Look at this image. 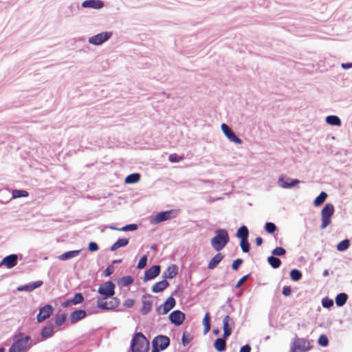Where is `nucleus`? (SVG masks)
<instances>
[{"mask_svg":"<svg viewBox=\"0 0 352 352\" xmlns=\"http://www.w3.org/2000/svg\"><path fill=\"white\" fill-rule=\"evenodd\" d=\"M14 342L10 347L8 352H27L32 346V338L30 336L23 337V333L14 336Z\"/></svg>","mask_w":352,"mask_h":352,"instance_id":"f257e3e1","label":"nucleus"},{"mask_svg":"<svg viewBox=\"0 0 352 352\" xmlns=\"http://www.w3.org/2000/svg\"><path fill=\"white\" fill-rule=\"evenodd\" d=\"M149 341L142 332H135L130 344L131 352H148Z\"/></svg>","mask_w":352,"mask_h":352,"instance_id":"f03ea898","label":"nucleus"},{"mask_svg":"<svg viewBox=\"0 0 352 352\" xmlns=\"http://www.w3.org/2000/svg\"><path fill=\"white\" fill-rule=\"evenodd\" d=\"M215 235L210 239V243L214 250L219 252L229 242L228 232L226 229L218 228L214 231Z\"/></svg>","mask_w":352,"mask_h":352,"instance_id":"7ed1b4c3","label":"nucleus"},{"mask_svg":"<svg viewBox=\"0 0 352 352\" xmlns=\"http://www.w3.org/2000/svg\"><path fill=\"white\" fill-rule=\"evenodd\" d=\"M179 212V209H170L159 212L151 219L150 223L151 225H157L163 221L175 218L178 215Z\"/></svg>","mask_w":352,"mask_h":352,"instance_id":"20e7f679","label":"nucleus"},{"mask_svg":"<svg viewBox=\"0 0 352 352\" xmlns=\"http://www.w3.org/2000/svg\"><path fill=\"white\" fill-rule=\"evenodd\" d=\"M335 212V207L333 204H326L321 210V225L322 230L325 229L331 223V217Z\"/></svg>","mask_w":352,"mask_h":352,"instance_id":"39448f33","label":"nucleus"},{"mask_svg":"<svg viewBox=\"0 0 352 352\" xmlns=\"http://www.w3.org/2000/svg\"><path fill=\"white\" fill-rule=\"evenodd\" d=\"M116 285L111 280H107L100 285L98 289V293L101 295L98 299L107 300L113 297L115 294Z\"/></svg>","mask_w":352,"mask_h":352,"instance_id":"423d86ee","label":"nucleus"},{"mask_svg":"<svg viewBox=\"0 0 352 352\" xmlns=\"http://www.w3.org/2000/svg\"><path fill=\"white\" fill-rule=\"evenodd\" d=\"M109 302L103 299H98L97 307L103 311H117L116 308L120 305V300L117 297H111ZM122 309H118V311H123Z\"/></svg>","mask_w":352,"mask_h":352,"instance_id":"0eeeda50","label":"nucleus"},{"mask_svg":"<svg viewBox=\"0 0 352 352\" xmlns=\"http://www.w3.org/2000/svg\"><path fill=\"white\" fill-rule=\"evenodd\" d=\"M54 309L53 306L49 303L41 307L38 309V313L36 315V321L41 323L49 318L54 314Z\"/></svg>","mask_w":352,"mask_h":352,"instance_id":"6e6552de","label":"nucleus"},{"mask_svg":"<svg viewBox=\"0 0 352 352\" xmlns=\"http://www.w3.org/2000/svg\"><path fill=\"white\" fill-rule=\"evenodd\" d=\"M112 34L113 33L111 32H102L89 37L88 42L93 45H101L111 38Z\"/></svg>","mask_w":352,"mask_h":352,"instance_id":"1a4fd4ad","label":"nucleus"},{"mask_svg":"<svg viewBox=\"0 0 352 352\" xmlns=\"http://www.w3.org/2000/svg\"><path fill=\"white\" fill-rule=\"evenodd\" d=\"M176 305V300L174 297L170 296L159 307L156 308V312L158 315H165L168 314Z\"/></svg>","mask_w":352,"mask_h":352,"instance_id":"9d476101","label":"nucleus"},{"mask_svg":"<svg viewBox=\"0 0 352 352\" xmlns=\"http://www.w3.org/2000/svg\"><path fill=\"white\" fill-rule=\"evenodd\" d=\"M311 349V346L303 338H297L290 347L289 352H306Z\"/></svg>","mask_w":352,"mask_h":352,"instance_id":"9b49d317","label":"nucleus"},{"mask_svg":"<svg viewBox=\"0 0 352 352\" xmlns=\"http://www.w3.org/2000/svg\"><path fill=\"white\" fill-rule=\"evenodd\" d=\"M54 333V324L52 322L47 323L42 327L40 332L41 337L34 344L45 341L52 338Z\"/></svg>","mask_w":352,"mask_h":352,"instance_id":"f8f14e48","label":"nucleus"},{"mask_svg":"<svg viewBox=\"0 0 352 352\" xmlns=\"http://www.w3.org/2000/svg\"><path fill=\"white\" fill-rule=\"evenodd\" d=\"M300 181L298 179H292L285 175H280L278 179V184L283 188L290 189L298 185Z\"/></svg>","mask_w":352,"mask_h":352,"instance_id":"ddd939ff","label":"nucleus"},{"mask_svg":"<svg viewBox=\"0 0 352 352\" xmlns=\"http://www.w3.org/2000/svg\"><path fill=\"white\" fill-rule=\"evenodd\" d=\"M221 129L225 136L230 141L236 144H242L243 140L238 137L234 131L226 123H222Z\"/></svg>","mask_w":352,"mask_h":352,"instance_id":"4468645a","label":"nucleus"},{"mask_svg":"<svg viewBox=\"0 0 352 352\" xmlns=\"http://www.w3.org/2000/svg\"><path fill=\"white\" fill-rule=\"evenodd\" d=\"M168 320L175 327H179L183 324L186 319V314L179 309L173 311L168 315Z\"/></svg>","mask_w":352,"mask_h":352,"instance_id":"2eb2a0df","label":"nucleus"},{"mask_svg":"<svg viewBox=\"0 0 352 352\" xmlns=\"http://www.w3.org/2000/svg\"><path fill=\"white\" fill-rule=\"evenodd\" d=\"M79 11V4L77 2H73L67 7L60 8L61 16L64 18H70L76 15Z\"/></svg>","mask_w":352,"mask_h":352,"instance_id":"dca6fc26","label":"nucleus"},{"mask_svg":"<svg viewBox=\"0 0 352 352\" xmlns=\"http://www.w3.org/2000/svg\"><path fill=\"white\" fill-rule=\"evenodd\" d=\"M19 256H21V255L11 254L5 256L0 261V267L2 266H5L8 269H12L18 263Z\"/></svg>","mask_w":352,"mask_h":352,"instance_id":"f3484780","label":"nucleus"},{"mask_svg":"<svg viewBox=\"0 0 352 352\" xmlns=\"http://www.w3.org/2000/svg\"><path fill=\"white\" fill-rule=\"evenodd\" d=\"M161 272V266L160 265H153L144 272L143 277L144 282H148L157 277Z\"/></svg>","mask_w":352,"mask_h":352,"instance_id":"a211bd4d","label":"nucleus"},{"mask_svg":"<svg viewBox=\"0 0 352 352\" xmlns=\"http://www.w3.org/2000/svg\"><path fill=\"white\" fill-rule=\"evenodd\" d=\"M43 285V280H36L30 282L25 285H21L17 287L16 290L18 292H31L34 289L41 287Z\"/></svg>","mask_w":352,"mask_h":352,"instance_id":"6ab92c4d","label":"nucleus"},{"mask_svg":"<svg viewBox=\"0 0 352 352\" xmlns=\"http://www.w3.org/2000/svg\"><path fill=\"white\" fill-rule=\"evenodd\" d=\"M87 316V313L85 309H77L70 314L69 321L70 323L74 324L78 321L84 319Z\"/></svg>","mask_w":352,"mask_h":352,"instance_id":"aec40b11","label":"nucleus"},{"mask_svg":"<svg viewBox=\"0 0 352 352\" xmlns=\"http://www.w3.org/2000/svg\"><path fill=\"white\" fill-rule=\"evenodd\" d=\"M179 272L178 266L175 264H171L168 266L166 271L163 272L162 278L166 279H173L175 278Z\"/></svg>","mask_w":352,"mask_h":352,"instance_id":"412c9836","label":"nucleus"},{"mask_svg":"<svg viewBox=\"0 0 352 352\" xmlns=\"http://www.w3.org/2000/svg\"><path fill=\"white\" fill-rule=\"evenodd\" d=\"M81 6L84 8L101 9L104 6V3L102 0H85Z\"/></svg>","mask_w":352,"mask_h":352,"instance_id":"4be33fe9","label":"nucleus"},{"mask_svg":"<svg viewBox=\"0 0 352 352\" xmlns=\"http://www.w3.org/2000/svg\"><path fill=\"white\" fill-rule=\"evenodd\" d=\"M153 340H156L157 344L163 350H166L170 344V340L169 337L165 335H157Z\"/></svg>","mask_w":352,"mask_h":352,"instance_id":"5701e85b","label":"nucleus"},{"mask_svg":"<svg viewBox=\"0 0 352 352\" xmlns=\"http://www.w3.org/2000/svg\"><path fill=\"white\" fill-rule=\"evenodd\" d=\"M170 285L167 280L162 279V280L155 283L151 287V291L153 293H160L165 290Z\"/></svg>","mask_w":352,"mask_h":352,"instance_id":"b1692460","label":"nucleus"},{"mask_svg":"<svg viewBox=\"0 0 352 352\" xmlns=\"http://www.w3.org/2000/svg\"><path fill=\"white\" fill-rule=\"evenodd\" d=\"M235 236L239 239L240 241L248 239L250 236L248 228L245 225H242L237 229Z\"/></svg>","mask_w":352,"mask_h":352,"instance_id":"393cba45","label":"nucleus"},{"mask_svg":"<svg viewBox=\"0 0 352 352\" xmlns=\"http://www.w3.org/2000/svg\"><path fill=\"white\" fill-rule=\"evenodd\" d=\"M81 252V250H74L65 252L58 256L60 261H67L74 257L78 256Z\"/></svg>","mask_w":352,"mask_h":352,"instance_id":"a878e982","label":"nucleus"},{"mask_svg":"<svg viewBox=\"0 0 352 352\" xmlns=\"http://www.w3.org/2000/svg\"><path fill=\"white\" fill-rule=\"evenodd\" d=\"M223 258L224 255H223L221 253H217L208 262V268L209 270H214L217 267V265L223 260Z\"/></svg>","mask_w":352,"mask_h":352,"instance_id":"bb28decb","label":"nucleus"},{"mask_svg":"<svg viewBox=\"0 0 352 352\" xmlns=\"http://www.w3.org/2000/svg\"><path fill=\"white\" fill-rule=\"evenodd\" d=\"M129 243V239L119 238L110 248L109 251L114 252L118 248L126 247Z\"/></svg>","mask_w":352,"mask_h":352,"instance_id":"cd10ccee","label":"nucleus"},{"mask_svg":"<svg viewBox=\"0 0 352 352\" xmlns=\"http://www.w3.org/2000/svg\"><path fill=\"white\" fill-rule=\"evenodd\" d=\"M327 124L333 126H340L342 125V121L340 118L336 115H329L325 118Z\"/></svg>","mask_w":352,"mask_h":352,"instance_id":"c85d7f7f","label":"nucleus"},{"mask_svg":"<svg viewBox=\"0 0 352 352\" xmlns=\"http://www.w3.org/2000/svg\"><path fill=\"white\" fill-rule=\"evenodd\" d=\"M226 341L217 338L213 343V346L217 352H224L226 350Z\"/></svg>","mask_w":352,"mask_h":352,"instance_id":"c756f323","label":"nucleus"},{"mask_svg":"<svg viewBox=\"0 0 352 352\" xmlns=\"http://www.w3.org/2000/svg\"><path fill=\"white\" fill-rule=\"evenodd\" d=\"M142 307L140 311L142 315L146 316L151 312L153 307V302L150 300H142Z\"/></svg>","mask_w":352,"mask_h":352,"instance_id":"7c9ffc66","label":"nucleus"},{"mask_svg":"<svg viewBox=\"0 0 352 352\" xmlns=\"http://www.w3.org/2000/svg\"><path fill=\"white\" fill-rule=\"evenodd\" d=\"M141 178V175L138 173H133L128 175L124 179V183L127 184H133L138 183Z\"/></svg>","mask_w":352,"mask_h":352,"instance_id":"2f4dec72","label":"nucleus"},{"mask_svg":"<svg viewBox=\"0 0 352 352\" xmlns=\"http://www.w3.org/2000/svg\"><path fill=\"white\" fill-rule=\"evenodd\" d=\"M267 263L273 269H278L282 264L281 260L275 256L271 255L267 258Z\"/></svg>","mask_w":352,"mask_h":352,"instance_id":"473e14b6","label":"nucleus"},{"mask_svg":"<svg viewBox=\"0 0 352 352\" xmlns=\"http://www.w3.org/2000/svg\"><path fill=\"white\" fill-rule=\"evenodd\" d=\"M347 300L348 295L344 292H341L336 296L335 302L338 307H341L346 304Z\"/></svg>","mask_w":352,"mask_h":352,"instance_id":"72a5a7b5","label":"nucleus"},{"mask_svg":"<svg viewBox=\"0 0 352 352\" xmlns=\"http://www.w3.org/2000/svg\"><path fill=\"white\" fill-rule=\"evenodd\" d=\"M134 282V278L131 276H124L118 280V284L121 287H129Z\"/></svg>","mask_w":352,"mask_h":352,"instance_id":"f704fd0d","label":"nucleus"},{"mask_svg":"<svg viewBox=\"0 0 352 352\" xmlns=\"http://www.w3.org/2000/svg\"><path fill=\"white\" fill-rule=\"evenodd\" d=\"M67 318V314L65 312L62 314H56L54 319L55 325L58 327H60L65 323Z\"/></svg>","mask_w":352,"mask_h":352,"instance_id":"c9c22d12","label":"nucleus"},{"mask_svg":"<svg viewBox=\"0 0 352 352\" xmlns=\"http://www.w3.org/2000/svg\"><path fill=\"white\" fill-rule=\"evenodd\" d=\"M328 195L324 191H321L320 193L314 200V205L318 207L322 205L327 199Z\"/></svg>","mask_w":352,"mask_h":352,"instance_id":"e433bc0d","label":"nucleus"},{"mask_svg":"<svg viewBox=\"0 0 352 352\" xmlns=\"http://www.w3.org/2000/svg\"><path fill=\"white\" fill-rule=\"evenodd\" d=\"M29 196V192L23 189H14L12 191V198L17 199L21 197H27Z\"/></svg>","mask_w":352,"mask_h":352,"instance_id":"4c0bfd02","label":"nucleus"},{"mask_svg":"<svg viewBox=\"0 0 352 352\" xmlns=\"http://www.w3.org/2000/svg\"><path fill=\"white\" fill-rule=\"evenodd\" d=\"M351 245V241L349 239H345L341 241H340L337 245H336V249L339 252H344L346 251L347 249L349 248Z\"/></svg>","mask_w":352,"mask_h":352,"instance_id":"58836bf2","label":"nucleus"},{"mask_svg":"<svg viewBox=\"0 0 352 352\" xmlns=\"http://www.w3.org/2000/svg\"><path fill=\"white\" fill-rule=\"evenodd\" d=\"M234 326V322L233 320L228 315H226L223 319V330L226 328L227 329H231L232 331Z\"/></svg>","mask_w":352,"mask_h":352,"instance_id":"ea45409f","label":"nucleus"},{"mask_svg":"<svg viewBox=\"0 0 352 352\" xmlns=\"http://www.w3.org/2000/svg\"><path fill=\"white\" fill-rule=\"evenodd\" d=\"M290 278L294 281L297 282L300 280L302 277V273L300 270L298 269H292L289 272Z\"/></svg>","mask_w":352,"mask_h":352,"instance_id":"a19ab883","label":"nucleus"},{"mask_svg":"<svg viewBox=\"0 0 352 352\" xmlns=\"http://www.w3.org/2000/svg\"><path fill=\"white\" fill-rule=\"evenodd\" d=\"M73 305L81 304L84 302L85 298L82 293L76 292L74 294L72 298H71Z\"/></svg>","mask_w":352,"mask_h":352,"instance_id":"79ce46f5","label":"nucleus"},{"mask_svg":"<svg viewBox=\"0 0 352 352\" xmlns=\"http://www.w3.org/2000/svg\"><path fill=\"white\" fill-rule=\"evenodd\" d=\"M264 230L268 234H274L278 230V228L273 222H266L264 226Z\"/></svg>","mask_w":352,"mask_h":352,"instance_id":"37998d69","label":"nucleus"},{"mask_svg":"<svg viewBox=\"0 0 352 352\" xmlns=\"http://www.w3.org/2000/svg\"><path fill=\"white\" fill-rule=\"evenodd\" d=\"M239 245H240L243 252H244V253L250 252V249H251V245H250L248 239L240 241Z\"/></svg>","mask_w":352,"mask_h":352,"instance_id":"c03bdc74","label":"nucleus"},{"mask_svg":"<svg viewBox=\"0 0 352 352\" xmlns=\"http://www.w3.org/2000/svg\"><path fill=\"white\" fill-rule=\"evenodd\" d=\"M147 261H148L147 254H144L143 256H142L138 263V265L136 267L137 269L142 270V269L145 268L147 265Z\"/></svg>","mask_w":352,"mask_h":352,"instance_id":"a18cd8bd","label":"nucleus"},{"mask_svg":"<svg viewBox=\"0 0 352 352\" xmlns=\"http://www.w3.org/2000/svg\"><path fill=\"white\" fill-rule=\"evenodd\" d=\"M286 250L280 246L276 247L274 250H272V255L275 256H282L286 254Z\"/></svg>","mask_w":352,"mask_h":352,"instance_id":"49530a36","label":"nucleus"},{"mask_svg":"<svg viewBox=\"0 0 352 352\" xmlns=\"http://www.w3.org/2000/svg\"><path fill=\"white\" fill-rule=\"evenodd\" d=\"M138 226L137 224L130 223V224H126L124 226H122V228H120L119 229H118V230L122 231V232L135 231L138 229Z\"/></svg>","mask_w":352,"mask_h":352,"instance_id":"de8ad7c7","label":"nucleus"},{"mask_svg":"<svg viewBox=\"0 0 352 352\" xmlns=\"http://www.w3.org/2000/svg\"><path fill=\"white\" fill-rule=\"evenodd\" d=\"M318 344L323 347L328 346L329 339L327 336L324 334H321L318 338Z\"/></svg>","mask_w":352,"mask_h":352,"instance_id":"09e8293b","label":"nucleus"},{"mask_svg":"<svg viewBox=\"0 0 352 352\" xmlns=\"http://www.w3.org/2000/svg\"><path fill=\"white\" fill-rule=\"evenodd\" d=\"M322 305L324 308L330 309L333 306V301L328 297H324L322 299Z\"/></svg>","mask_w":352,"mask_h":352,"instance_id":"8fccbe9b","label":"nucleus"},{"mask_svg":"<svg viewBox=\"0 0 352 352\" xmlns=\"http://www.w3.org/2000/svg\"><path fill=\"white\" fill-rule=\"evenodd\" d=\"M184 159L183 156L179 155L177 153L170 154L168 156V160L172 163H177Z\"/></svg>","mask_w":352,"mask_h":352,"instance_id":"3c124183","label":"nucleus"},{"mask_svg":"<svg viewBox=\"0 0 352 352\" xmlns=\"http://www.w3.org/2000/svg\"><path fill=\"white\" fill-rule=\"evenodd\" d=\"M243 263V260L242 258H238L235 259L232 263V269L234 271H237L241 265Z\"/></svg>","mask_w":352,"mask_h":352,"instance_id":"603ef678","label":"nucleus"},{"mask_svg":"<svg viewBox=\"0 0 352 352\" xmlns=\"http://www.w3.org/2000/svg\"><path fill=\"white\" fill-rule=\"evenodd\" d=\"M87 249L91 252H97L99 250V245L95 241H90L88 243Z\"/></svg>","mask_w":352,"mask_h":352,"instance_id":"864d4df0","label":"nucleus"},{"mask_svg":"<svg viewBox=\"0 0 352 352\" xmlns=\"http://www.w3.org/2000/svg\"><path fill=\"white\" fill-rule=\"evenodd\" d=\"M114 267L112 265H108L106 269L103 271V276L104 277L110 276L114 272Z\"/></svg>","mask_w":352,"mask_h":352,"instance_id":"5fc2aeb1","label":"nucleus"},{"mask_svg":"<svg viewBox=\"0 0 352 352\" xmlns=\"http://www.w3.org/2000/svg\"><path fill=\"white\" fill-rule=\"evenodd\" d=\"M192 340V338L189 337V336H186V332H184L182 337V343L184 346H187L190 341Z\"/></svg>","mask_w":352,"mask_h":352,"instance_id":"6e6d98bb","label":"nucleus"},{"mask_svg":"<svg viewBox=\"0 0 352 352\" xmlns=\"http://www.w3.org/2000/svg\"><path fill=\"white\" fill-rule=\"evenodd\" d=\"M251 276V274H248L245 276H243V277H241L238 281L237 283H236L235 285V288H239L241 286V285L245 281L247 280L249 277Z\"/></svg>","mask_w":352,"mask_h":352,"instance_id":"4d7b16f0","label":"nucleus"},{"mask_svg":"<svg viewBox=\"0 0 352 352\" xmlns=\"http://www.w3.org/2000/svg\"><path fill=\"white\" fill-rule=\"evenodd\" d=\"M292 290L290 286L285 285L283 287L282 294L283 296L287 297L292 294Z\"/></svg>","mask_w":352,"mask_h":352,"instance_id":"13d9d810","label":"nucleus"},{"mask_svg":"<svg viewBox=\"0 0 352 352\" xmlns=\"http://www.w3.org/2000/svg\"><path fill=\"white\" fill-rule=\"evenodd\" d=\"M135 300L132 298H127L123 302V306L127 308H131L134 306Z\"/></svg>","mask_w":352,"mask_h":352,"instance_id":"bf43d9fd","label":"nucleus"},{"mask_svg":"<svg viewBox=\"0 0 352 352\" xmlns=\"http://www.w3.org/2000/svg\"><path fill=\"white\" fill-rule=\"evenodd\" d=\"M151 344H152L151 352H160V351H164L157 344H156V340H152Z\"/></svg>","mask_w":352,"mask_h":352,"instance_id":"052dcab7","label":"nucleus"},{"mask_svg":"<svg viewBox=\"0 0 352 352\" xmlns=\"http://www.w3.org/2000/svg\"><path fill=\"white\" fill-rule=\"evenodd\" d=\"M223 331V333L221 338L227 341L228 338L232 335V331L231 329H227L226 328Z\"/></svg>","mask_w":352,"mask_h":352,"instance_id":"680f3d73","label":"nucleus"},{"mask_svg":"<svg viewBox=\"0 0 352 352\" xmlns=\"http://www.w3.org/2000/svg\"><path fill=\"white\" fill-rule=\"evenodd\" d=\"M210 318V314L209 312H206L202 320L203 324H211Z\"/></svg>","mask_w":352,"mask_h":352,"instance_id":"e2e57ef3","label":"nucleus"},{"mask_svg":"<svg viewBox=\"0 0 352 352\" xmlns=\"http://www.w3.org/2000/svg\"><path fill=\"white\" fill-rule=\"evenodd\" d=\"M239 352H251V346L249 344H246L242 346L239 350Z\"/></svg>","mask_w":352,"mask_h":352,"instance_id":"0e129e2a","label":"nucleus"},{"mask_svg":"<svg viewBox=\"0 0 352 352\" xmlns=\"http://www.w3.org/2000/svg\"><path fill=\"white\" fill-rule=\"evenodd\" d=\"M181 285H179L177 286L176 289L172 292L171 296L173 297V296H179V292L182 293L183 290L181 289Z\"/></svg>","mask_w":352,"mask_h":352,"instance_id":"69168bd1","label":"nucleus"},{"mask_svg":"<svg viewBox=\"0 0 352 352\" xmlns=\"http://www.w3.org/2000/svg\"><path fill=\"white\" fill-rule=\"evenodd\" d=\"M341 67L343 69H349L352 68V63H343L341 64Z\"/></svg>","mask_w":352,"mask_h":352,"instance_id":"338daca9","label":"nucleus"},{"mask_svg":"<svg viewBox=\"0 0 352 352\" xmlns=\"http://www.w3.org/2000/svg\"><path fill=\"white\" fill-rule=\"evenodd\" d=\"M72 305V302L71 300V298L67 299L64 302L61 303V306L64 308L68 307L69 305Z\"/></svg>","mask_w":352,"mask_h":352,"instance_id":"774afa93","label":"nucleus"}]
</instances>
